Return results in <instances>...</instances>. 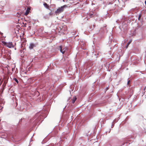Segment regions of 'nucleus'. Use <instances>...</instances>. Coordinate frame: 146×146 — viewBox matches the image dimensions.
<instances>
[{
	"label": "nucleus",
	"mask_w": 146,
	"mask_h": 146,
	"mask_svg": "<svg viewBox=\"0 0 146 146\" xmlns=\"http://www.w3.org/2000/svg\"><path fill=\"white\" fill-rule=\"evenodd\" d=\"M130 82V80H129V81L128 82H127V84H129Z\"/></svg>",
	"instance_id": "obj_12"
},
{
	"label": "nucleus",
	"mask_w": 146,
	"mask_h": 146,
	"mask_svg": "<svg viewBox=\"0 0 146 146\" xmlns=\"http://www.w3.org/2000/svg\"><path fill=\"white\" fill-rule=\"evenodd\" d=\"M146 88V86L145 87V88H144V90H145V89Z\"/></svg>",
	"instance_id": "obj_15"
},
{
	"label": "nucleus",
	"mask_w": 146,
	"mask_h": 146,
	"mask_svg": "<svg viewBox=\"0 0 146 146\" xmlns=\"http://www.w3.org/2000/svg\"><path fill=\"white\" fill-rule=\"evenodd\" d=\"M68 48L67 47L64 46H60L59 47V49L60 50V52L63 54H64L66 50H67Z\"/></svg>",
	"instance_id": "obj_2"
},
{
	"label": "nucleus",
	"mask_w": 146,
	"mask_h": 146,
	"mask_svg": "<svg viewBox=\"0 0 146 146\" xmlns=\"http://www.w3.org/2000/svg\"><path fill=\"white\" fill-rule=\"evenodd\" d=\"M141 17V15L140 14L139 16V17H138V20H140V19Z\"/></svg>",
	"instance_id": "obj_10"
},
{
	"label": "nucleus",
	"mask_w": 146,
	"mask_h": 146,
	"mask_svg": "<svg viewBox=\"0 0 146 146\" xmlns=\"http://www.w3.org/2000/svg\"><path fill=\"white\" fill-rule=\"evenodd\" d=\"M76 100V97H74L72 100V103H74Z\"/></svg>",
	"instance_id": "obj_7"
},
{
	"label": "nucleus",
	"mask_w": 146,
	"mask_h": 146,
	"mask_svg": "<svg viewBox=\"0 0 146 146\" xmlns=\"http://www.w3.org/2000/svg\"><path fill=\"white\" fill-rule=\"evenodd\" d=\"M31 9L30 7H28L26 10L25 13L24 15L26 16L30 12Z\"/></svg>",
	"instance_id": "obj_4"
},
{
	"label": "nucleus",
	"mask_w": 146,
	"mask_h": 146,
	"mask_svg": "<svg viewBox=\"0 0 146 146\" xmlns=\"http://www.w3.org/2000/svg\"><path fill=\"white\" fill-rule=\"evenodd\" d=\"M132 40H129V42L127 43V45L126 46V48H127L129 45V44H130V43L132 42Z\"/></svg>",
	"instance_id": "obj_6"
},
{
	"label": "nucleus",
	"mask_w": 146,
	"mask_h": 146,
	"mask_svg": "<svg viewBox=\"0 0 146 146\" xmlns=\"http://www.w3.org/2000/svg\"><path fill=\"white\" fill-rule=\"evenodd\" d=\"M44 7H45L46 8H48L49 6L46 3H44Z\"/></svg>",
	"instance_id": "obj_8"
},
{
	"label": "nucleus",
	"mask_w": 146,
	"mask_h": 146,
	"mask_svg": "<svg viewBox=\"0 0 146 146\" xmlns=\"http://www.w3.org/2000/svg\"><path fill=\"white\" fill-rule=\"evenodd\" d=\"M13 79L17 83H19L18 80L16 78H14Z\"/></svg>",
	"instance_id": "obj_9"
},
{
	"label": "nucleus",
	"mask_w": 146,
	"mask_h": 146,
	"mask_svg": "<svg viewBox=\"0 0 146 146\" xmlns=\"http://www.w3.org/2000/svg\"><path fill=\"white\" fill-rule=\"evenodd\" d=\"M3 43L5 46L9 48H11L13 47L12 42H4Z\"/></svg>",
	"instance_id": "obj_3"
},
{
	"label": "nucleus",
	"mask_w": 146,
	"mask_h": 146,
	"mask_svg": "<svg viewBox=\"0 0 146 146\" xmlns=\"http://www.w3.org/2000/svg\"><path fill=\"white\" fill-rule=\"evenodd\" d=\"M90 17H93V14H92L90 13Z\"/></svg>",
	"instance_id": "obj_11"
},
{
	"label": "nucleus",
	"mask_w": 146,
	"mask_h": 146,
	"mask_svg": "<svg viewBox=\"0 0 146 146\" xmlns=\"http://www.w3.org/2000/svg\"><path fill=\"white\" fill-rule=\"evenodd\" d=\"M24 45V42H23L21 44L22 46H23V45Z\"/></svg>",
	"instance_id": "obj_13"
},
{
	"label": "nucleus",
	"mask_w": 146,
	"mask_h": 146,
	"mask_svg": "<svg viewBox=\"0 0 146 146\" xmlns=\"http://www.w3.org/2000/svg\"><path fill=\"white\" fill-rule=\"evenodd\" d=\"M68 6L66 5H64L63 6H61L60 7H59L56 10L55 12V13L56 15L58 14H59L63 12L64 11V9L67 7Z\"/></svg>",
	"instance_id": "obj_1"
},
{
	"label": "nucleus",
	"mask_w": 146,
	"mask_h": 146,
	"mask_svg": "<svg viewBox=\"0 0 146 146\" xmlns=\"http://www.w3.org/2000/svg\"><path fill=\"white\" fill-rule=\"evenodd\" d=\"M35 46V45L33 43H31L30 44L29 48L30 49H32Z\"/></svg>",
	"instance_id": "obj_5"
},
{
	"label": "nucleus",
	"mask_w": 146,
	"mask_h": 146,
	"mask_svg": "<svg viewBox=\"0 0 146 146\" xmlns=\"http://www.w3.org/2000/svg\"><path fill=\"white\" fill-rule=\"evenodd\" d=\"M145 5H146V0L145 1Z\"/></svg>",
	"instance_id": "obj_14"
}]
</instances>
